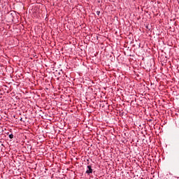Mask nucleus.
<instances>
[{
    "label": "nucleus",
    "mask_w": 179,
    "mask_h": 179,
    "mask_svg": "<svg viewBox=\"0 0 179 179\" xmlns=\"http://www.w3.org/2000/svg\"><path fill=\"white\" fill-rule=\"evenodd\" d=\"M85 173L86 174H87V176H90L91 174H93V169L92 168V165L87 166V170Z\"/></svg>",
    "instance_id": "obj_1"
},
{
    "label": "nucleus",
    "mask_w": 179,
    "mask_h": 179,
    "mask_svg": "<svg viewBox=\"0 0 179 179\" xmlns=\"http://www.w3.org/2000/svg\"><path fill=\"white\" fill-rule=\"evenodd\" d=\"M8 138L10 139H13V135L12 134H9Z\"/></svg>",
    "instance_id": "obj_2"
},
{
    "label": "nucleus",
    "mask_w": 179,
    "mask_h": 179,
    "mask_svg": "<svg viewBox=\"0 0 179 179\" xmlns=\"http://www.w3.org/2000/svg\"><path fill=\"white\" fill-rule=\"evenodd\" d=\"M96 15H97L98 16H100V11H96Z\"/></svg>",
    "instance_id": "obj_3"
},
{
    "label": "nucleus",
    "mask_w": 179,
    "mask_h": 179,
    "mask_svg": "<svg viewBox=\"0 0 179 179\" xmlns=\"http://www.w3.org/2000/svg\"><path fill=\"white\" fill-rule=\"evenodd\" d=\"M22 118L20 119V121H22Z\"/></svg>",
    "instance_id": "obj_4"
},
{
    "label": "nucleus",
    "mask_w": 179,
    "mask_h": 179,
    "mask_svg": "<svg viewBox=\"0 0 179 179\" xmlns=\"http://www.w3.org/2000/svg\"><path fill=\"white\" fill-rule=\"evenodd\" d=\"M87 162H89V159H87Z\"/></svg>",
    "instance_id": "obj_5"
},
{
    "label": "nucleus",
    "mask_w": 179,
    "mask_h": 179,
    "mask_svg": "<svg viewBox=\"0 0 179 179\" xmlns=\"http://www.w3.org/2000/svg\"><path fill=\"white\" fill-rule=\"evenodd\" d=\"M96 179H99V178H96Z\"/></svg>",
    "instance_id": "obj_6"
}]
</instances>
